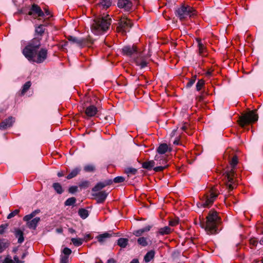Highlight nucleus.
<instances>
[{
	"mask_svg": "<svg viewBox=\"0 0 263 263\" xmlns=\"http://www.w3.org/2000/svg\"><path fill=\"white\" fill-rule=\"evenodd\" d=\"M111 20L108 15L96 16L91 24L92 32L96 34H100L108 30Z\"/></svg>",
	"mask_w": 263,
	"mask_h": 263,
	"instance_id": "obj_1",
	"label": "nucleus"
},
{
	"mask_svg": "<svg viewBox=\"0 0 263 263\" xmlns=\"http://www.w3.org/2000/svg\"><path fill=\"white\" fill-rule=\"evenodd\" d=\"M219 220L216 212H211L206 217V223H201V227L204 229L209 235L216 234L218 233L217 226L219 223Z\"/></svg>",
	"mask_w": 263,
	"mask_h": 263,
	"instance_id": "obj_2",
	"label": "nucleus"
},
{
	"mask_svg": "<svg viewBox=\"0 0 263 263\" xmlns=\"http://www.w3.org/2000/svg\"><path fill=\"white\" fill-rule=\"evenodd\" d=\"M238 163V158L236 156H234L230 161V165L232 167L231 171H226L223 174V180L227 189L229 191H232L234 189V181L233 179L234 174V168Z\"/></svg>",
	"mask_w": 263,
	"mask_h": 263,
	"instance_id": "obj_3",
	"label": "nucleus"
},
{
	"mask_svg": "<svg viewBox=\"0 0 263 263\" xmlns=\"http://www.w3.org/2000/svg\"><path fill=\"white\" fill-rule=\"evenodd\" d=\"M48 50L45 48L35 49L30 53L24 54V56L30 61L38 64L44 62L47 58Z\"/></svg>",
	"mask_w": 263,
	"mask_h": 263,
	"instance_id": "obj_4",
	"label": "nucleus"
},
{
	"mask_svg": "<svg viewBox=\"0 0 263 263\" xmlns=\"http://www.w3.org/2000/svg\"><path fill=\"white\" fill-rule=\"evenodd\" d=\"M255 112L256 110H253L239 117L238 122L240 126L244 128L246 125L257 121L258 119V116Z\"/></svg>",
	"mask_w": 263,
	"mask_h": 263,
	"instance_id": "obj_5",
	"label": "nucleus"
},
{
	"mask_svg": "<svg viewBox=\"0 0 263 263\" xmlns=\"http://www.w3.org/2000/svg\"><path fill=\"white\" fill-rule=\"evenodd\" d=\"M195 14V9L188 5H182L176 10V15L178 17L180 20L185 19L187 16L191 17Z\"/></svg>",
	"mask_w": 263,
	"mask_h": 263,
	"instance_id": "obj_6",
	"label": "nucleus"
},
{
	"mask_svg": "<svg viewBox=\"0 0 263 263\" xmlns=\"http://www.w3.org/2000/svg\"><path fill=\"white\" fill-rule=\"evenodd\" d=\"M133 23L127 17H122L118 22L117 30L118 32L122 34H126L127 32L132 27Z\"/></svg>",
	"mask_w": 263,
	"mask_h": 263,
	"instance_id": "obj_7",
	"label": "nucleus"
},
{
	"mask_svg": "<svg viewBox=\"0 0 263 263\" xmlns=\"http://www.w3.org/2000/svg\"><path fill=\"white\" fill-rule=\"evenodd\" d=\"M42 38L35 36L33 39L24 48L23 50V54L27 53H30L35 49H39L41 46V41Z\"/></svg>",
	"mask_w": 263,
	"mask_h": 263,
	"instance_id": "obj_8",
	"label": "nucleus"
},
{
	"mask_svg": "<svg viewBox=\"0 0 263 263\" xmlns=\"http://www.w3.org/2000/svg\"><path fill=\"white\" fill-rule=\"evenodd\" d=\"M218 196V194L214 192L213 190L211 191L210 197L207 196L205 201L202 203H198V207L203 206V208L208 207L210 204H212L214 201L215 200Z\"/></svg>",
	"mask_w": 263,
	"mask_h": 263,
	"instance_id": "obj_9",
	"label": "nucleus"
},
{
	"mask_svg": "<svg viewBox=\"0 0 263 263\" xmlns=\"http://www.w3.org/2000/svg\"><path fill=\"white\" fill-rule=\"evenodd\" d=\"M23 220L26 222V227L30 229L35 230L37 226L38 223L41 221L40 217H35L33 218H30L29 219H25V216L23 217Z\"/></svg>",
	"mask_w": 263,
	"mask_h": 263,
	"instance_id": "obj_10",
	"label": "nucleus"
},
{
	"mask_svg": "<svg viewBox=\"0 0 263 263\" xmlns=\"http://www.w3.org/2000/svg\"><path fill=\"white\" fill-rule=\"evenodd\" d=\"M15 122V118L9 117L0 123V129L4 130L12 126Z\"/></svg>",
	"mask_w": 263,
	"mask_h": 263,
	"instance_id": "obj_11",
	"label": "nucleus"
},
{
	"mask_svg": "<svg viewBox=\"0 0 263 263\" xmlns=\"http://www.w3.org/2000/svg\"><path fill=\"white\" fill-rule=\"evenodd\" d=\"M118 6L124 9L125 11H128L132 9L133 4L129 0H119L118 3Z\"/></svg>",
	"mask_w": 263,
	"mask_h": 263,
	"instance_id": "obj_12",
	"label": "nucleus"
},
{
	"mask_svg": "<svg viewBox=\"0 0 263 263\" xmlns=\"http://www.w3.org/2000/svg\"><path fill=\"white\" fill-rule=\"evenodd\" d=\"M67 39L69 41L71 42L73 44H76L77 46L79 47H83L86 44V40L83 38H78L77 37L69 35L67 37Z\"/></svg>",
	"mask_w": 263,
	"mask_h": 263,
	"instance_id": "obj_13",
	"label": "nucleus"
},
{
	"mask_svg": "<svg viewBox=\"0 0 263 263\" xmlns=\"http://www.w3.org/2000/svg\"><path fill=\"white\" fill-rule=\"evenodd\" d=\"M33 13L36 14L38 16H43L44 15V13L40 7L35 4L32 5L31 8L28 12V15H32Z\"/></svg>",
	"mask_w": 263,
	"mask_h": 263,
	"instance_id": "obj_14",
	"label": "nucleus"
},
{
	"mask_svg": "<svg viewBox=\"0 0 263 263\" xmlns=\"http://www.w3.org/2000/svg\"><path fill=\"white\" fill-rule=\"evenodd\" d=\"M112 180L111 179L105 180L104 182L98 183L92 189L93 192H97L101 190L104 187L111 184Z\"/></svg>",
	"mask_w": 263,
	"mask_h": 263,
	"instance_id": "obj_15",
	"label": "nucleus"
},
{
	"mask_svg": "<svg viewBox=\"0 0 263 263\" xmlns=\"http://www.w3.org/2000/svg\"><path fill=\"white\" fill-rule=\"evenodd\" d=\"M122 52L124 54L131 56L135 53L137 52V48L135 46H126L122 48Z\"/></svg>",
	"mask_w": 263,
	"mask_h": 263,
	"instance_id": "obj_16",
	"label": "nucleus"
},
{
	"mask_svg": "<svg viewBox=\"0 0 263 263\" xmlns=\"http://www.w3.org/2000/svg\"><path fill=\"white\" fill-rule=\"evenodd\" d=\"M135 62L137 65L140 66L141 68H143L146 66L147 64L145 58L142 55L141 53H139V55L135 58Z\"/></svg>",
	"mask_w": 263,
	"mask_h": 263,
	"instance_id": "obj_17",
	"label": "nucleus"
},
{
	"mask_svg": "<svg viewBox=\"0 0 263 263\" xmlns=\"http://www.w3.org/2000/svg\"><path fill=\"white\" fill-rule=\"evenodd\" d=\"M92 195L97 197L98 203H102L106 198L108 193L105 191H101L95 194H93Z\"/></svg>",
	"mask_w": 263,
	"mask_h": 263,
	"instance_id": "obj_18",
	"label": "nucleus"
},
{
	"mask_svg": "<svg viewBox=\"0 0 263 263\" xmlns=\"http://www.w3.org/2000/svg\"><path fill=\"white\" fill-rule=\"evenodd\" d=\"M97 112V108L94 105H90L87 107L85 110V114L89 117H93Z\"/></svg>",
	"mask_w": 263,
	"mask_h": 263,
	"instance_id": "obj_19",
	"label": "nucleus"
},
{
	"mask_svg": "<svg viewBox=\"0 0 263 263\" xmlns=\"http://www.w3.org/2000/svg\"><path fill=\"white\" fill-rule=\"evenodd\" d=\"M112 236V234L105 232L103 234L99 235L96 237V238L98 239V241L100 243L103 244L106 241L107 239L111 237Z\"/></svg>",
	"mask_w": 263,
	"mask_h": 263,
	"instance_id": "obj_20",
	"label": "nucleus"
},
{
	"mask_svg": "<svg viewBox=\"0 0 263 263\" xmlns=\"http://www.w3.org/2000/svg\"><path fill=\"white\" fill-rule=\"evenodd\" d=\"M14 235L16 238H17V242L19 243H22L24 240V233L23 231L19 229L15 228L14 231Z\"/></svg>",
	"mask_w": 263,
	"mask_h": 263,
	"instance_id": "obj_21",
	"label": "nucleus"
},
{
	"mask_svg": "<svg viewBox=\"0 0 263 263\" xmlns=\"http://www.w3.org/2000/svg\"><path fill=\"white\" fill-rule=\"evenodd\" d=\"M112 4V0H99L97 4V6L102 7L103 9L109 8Z\"/></svg>",
	"mask_w": 263,
	"mask_h": 263,
	"instance_id": "obj_22",
	"label": "nucleus"
},
{
	"mask_svg": "<svg viewBox=\"0 0 263 263\" xmlns=\"http://www.w3.org/2000/svg\"><path fill=\"white\" fill-rule=\"evenodd\" d=\"M168 150L171 151V149H169L168 145L166 143H162L159 146L157 151L160 154H164Z\"/></svg>",
	"mask_w": 263,
	"mask_h": 263,
	"instance_id": "obj_23",
	"label": "nucleus"
},
{
	"mask_svg": "<svg viewBox=\"0 0 263 263\" xmlns=\"http://www.w3.org/2000/svg\"><path fill=\"white\" fill-rule=\"evenodd\" d=\"M81 170L80 167H77L72 170L70 173L66 177L67 179H70L76 177L79 174Z\"/></svg>",
	"mask_w": 263,
	"mask_h": 263,
	"instance_id": "obj_24",
	"label": "nucleus"
},
{
	"mask_svg": "<svg viewBox=\"0 0 263 263\" xmlns=\"http://www.w3.org/2000/svg\"><path fill=\"white\" fill-rule=\"evenodd\" d=\"M152 226H147L145 228L138 230L136 231H135L133 232L134 235H135L136 236H140L143 234L144 232H148L151 229Z\"/></svg>",
	"mask_w": 263,
	"mask_h": 263,
	"instance_id": "obj_25",
	"label": "nucleus"
},
{
	"mask_svg": "<svg viewBox=\"0 0 263 263\" xmlns=\"http://www.w3.org/2000/svg\"><path fill=\"white\" fill-rule=\"evenodd\" d=\"M31 86V82L30 81H27L23 86L20 92L21 96H24L25 93L29 89Z\"/></svg>",
	"mask_w": 263,
	"mask_h": 263,
	"instance_id": "obj_26",
	"label": "nucleus"
},
{
	"mask_svg": "<svg viewBox=\"0 0 263 263\" xmlns=\"http://www.w3.org/2000/svg\"><path fill=\"white\" fill-rule=\"evenodd\" d=\"M155 161L151 160L143 162L142 165L143 168L148 170H151L155 165Z\"/></svg>",
	"mask_w": 263,
	"mask_h": 263,
	"instance_id": "obj_27",
	"label": "nucleus"
},
{
	"mask_svg": "<svg viewBox=\"0 0 263 263\" xmlns=\"http://www.w3.org/2000/svg\"><path fill=\"white\" fill-rule=\"evenodd\" d=\"M155 256V251L151 250L148 252L144 257V260L146 262H149L152 259L154 258Z\"/></svg>",
	"mask_w": 263,
	"mask_h": 263,
	"instance_id": "obj_28",
	"label": "nucleus"
},
{
	"mask_svg": "<svg viewBox=\"0 0 263 263\" xmlns=\"http://www.w3.org/2000/svg\"><path fill=\"white\" fill-rule=\"evenodd\" d=\"M128 239L127 238H120L118 240L117 244L120 247L125 248L128 245Z\"/></svg>",
	"mask_w": 263,
	"mask_h": 263,
	"instance_id": "obj_29",
	"label": "nucleus"
},
{
	"mask_svg": "<svg viewBox=\"0 0 263 263\" xmlns=\"http://www.w3.org/2000/svg\"><path fill=\"white\" fill-rule=\"evenodd\" d=\"M45 32L44 25H40L37 27L35 28V35H40V36H42Z\"/></svg>",
	"mask_w": 263,
	"mask_h": 263,
	"instance_id": "obj_30",
	"label": "nucleus"
},
{
	"mask_svg": "<svg viewBox=\"0 0 263 263\" xmlns=\"http://www.w3.org/2000/svg\"><path fill=\"white\" fill-rule=\"evenodd\" d=\"M171 232V229L167 227H164L163 228H161L159 229L158 233L160 235H164L166 234H168Z\"/></svg>",
	"mask_w": 263,
	"mask_h": 263,
	"instance_id": "obj_31",
	"label": "nucleus"
},
{
	"mask_svg": "<svg viewBox=\"0 0 263 263\" xmlns=\"http://www.w3.org/2000/svg\"><path fill=\"white\" fill-rule=\"evenodd\" d=\"M9 245V243L8 241H5L4 239H0V253L8 247Z\"/></svg>",
	"mask_w": 263,
	"mask_h": 263,
	"instance_id": "obj_32",
	"label": "nucleus"
},
{
	"mask_svg": "<svg viewBox=\"0 0 263 263\" xmlns=\"http://www.w3.org/2000/svg\"><path fill=\"white\" fill-rule=\"evenodd\" d=\"M125 173L128 177L135 175L137 172V170L133 167H127L125 170Z\"/></svg>",
	"mask_w": 263,
	"mask_h": 263,
	"instance_id": "obj_33",
	"label": "nucleus"
},
{
	"mask_svg": "<svg viewBox=\"0 0 263 263\" xmlns=\"http://www.w3.org/2000/svg\"><path fill=\"white\" fill-rule=\"evenodd\" d=\"M78 213L80 216L83 219L86 218L88 216V211L84 209H79Z\"/></svg>",
	"mask_w": 263,
	"mask_h": 263,
	"instance_id": "obj_34",
	"label": "nucleus"
},
{
	"mask_svg": "<svg viewBox=\"0 0 263 263\" xmlns=\"http://www.w3.org/2000/svg\"><path fill=\"white\" fill-rule=\"evenodd\" d=\"M155 160L159 161V163L157 164L166 165V161L163 156L156 155L155 158Z\"/></svg>",
	"mask_w": 263,
	"mask_h": 263,
	"instance_id": "obj_35",
	"label": "nucleus"
},
{
	"mask_svg": "<svg viewBox=\"0 0 263 263\" xmlns=\"http://www.w3.org/2000/svg\"><path fill=\"white\" fill-rule=\"evenodd\" d=\"M71 240L72 242L73 243V244L76 247H79V246L82 245L83 243V242L84 241V239L82 238H71Z\"/></svg>",
	"mask_w": 263,
	"mask_h": 263,
	"instance_id": "obj_36",
	"label": "nucleus"
},
{
	"mask_svg": "<svg viewBox=\"0 0 263 263\" xmlns=\"http://www.w3.org/2000/svg\"><path fill=\"white\" fill-rule=\"evenodd\" d=\"M53 187L57 192V193L61 194L63 193V190L62 189V186L59 183H54L53 184Z\"/></svg>",
	"mask_w": 263,
	"mask_h": 263,
	"instance_id": "obj_37",
	"label": "nucleus"
},
{
	"mask_svg": "<svg viewBox=\"0 0 263 263\" xmlns=\"http://www.w3.org/2000/svg\"><path fill=\"white\" fill-rule=\"evenodd\" d=\"M84 170L86 172H93L96 170V167L93 164H87L84 167Z\"/></svg>",
	"mask_w": 263,
	"mask_h": 263,
	"instance_id": "obj_38",
	"label": "nucleus"
},
{
	"mask_svg": "<svg viewBox=\"0 0 263 263\" xmlns=\"http://www.w3.org/2000/svg\"><path fill=\"white\" fill-rule=\"evenodd\" d=\"M198 47L199 54L203 56L205 55L206 49L205 46H204V44H199V46H198Z\"/></svg>",
	"mask_w": 263,
	"mask_h": 263,
	"instance_id": "obj_39",
	"label": "nucleus"
},
{
	"mask_svg": "<svg viewBox=\"0 0 263 263\" xmlns=\"http://www.w3.org/2000/svg\"><path fill=\"white\" fill-rule=\"evenodd\" d=\"M137 242L140 245L143 247H145L148 245L146 238L143 237L139 238L137 240Z\"/></svg>",
	"mask_w": 263,
	"mask_h": 263,
	"instance_id": "obj_40",
	"label": "nucleus"
},
{
	"mask_svg": "<svg viewBox=\"0 0 263 263\" xmlns=\"http://www.w3.org/2000/svg\"><path fill=\"white\" fill-rule=\"evenodd\" d=\"M40 212V210H36L33 211L32 212H31L30 214L25 216V219H29L30 218H33L36 216V214H37Z\"/></svg>",
	"mask_w": 263,
	"mask_h": 263,
	"instance_id": "obj_41",
	"label": "nucleus"
},
{
	"mask_svg": "<svg viewBox=\"0 0 263 263\" xmlns=\"http://www.w3.org/2000/svg\"><path fill=\"white\" fill-rule=\"evenodd\" d=\"M40 212V210H36L33 211L32 212H31L30 214L25 216V219H29L30 218H33L36 216V214H37Z\"/></svg>",
	"mask_w": 263,
	"mask_h": 263,
	"instance_id": "obj_42",
	"label": "nucleus"
},
{
	"mask_svg": "<svg viewBox=\"0 0 263 263\" xmlns=\"http://www.w3.org/2000/svg\"><path fill=\"white\" fill-rule=\"evenodd\" d=\"M76 201L75 197H71L67 199L65 202V205L66 206H70L74 204Z\"/></svg>",
	"mask_w": 263,
	"mask_h": 263,
	"instance_id": "obj_43",
	"label": "nucleus"
},
{
	"mask_svg": "<svg viewBox=\"0 0 263 263\" xmlns=\"http://www.w3.org/2000/svg\"><path fill=\"white\" fill-rule=\"evenodd\" d=\"M204 84V82L203 80H199L196 85L197 90L199 91L203 86Z\"/></svg>",
	"mask_w": 263,
	"mask_h": 263,
	"instance_id": "obj_44",
	"label": "nucleus"
},
{
	"mask_svg": "<svg viewBox=\"0 0 263 263\" xmlns=\"http://www.w3.org/2000/svg\"><path fill=\"white\" fill-rule=\"evenodd\" d=\"M20 212V210L16 209L10 213L8 216H7V219H11L12 217H14L16 215H17Z\"/></svg>",
	"mask_w": 263,
	"mask_h": 263,
	"instance_id": "obj_45",
	"label": "nucleus"
},
{
	"mask_svg": "<svg viewBox=\"0 0 263 263\" xmlns=\"http://www.w3.org/2000/svg\"><path fill=\"white\" fill-rule=\"evenodd\" d=\"M125 180V178L123 177L122 176H118L115 177L114 179V181L115 183H121L123 182Z\"/></svg>",
	"mask_w": 263,
	"mask_h": 263,
	"instance_id": "obj_46",
	"label": "nucleus"
},
{
	"mask_svg": "<svg viewBox=\"0 0 263 263\" xmlns=\"http://www.w3.org/2000/svg\"><path fill=\"white\" fill-rule=\"evenodd\" d=\"M8 224H3L0 226V234H2L5 232V230L7 228Z\"/></svg>",
	"mask_w": 263,
	"mask_h": 263,
	"instance_id": "obj_47",
	"label": "nucleus"
},
{
	"mask_svg": "<svg viewBox=\"0 0 263 263\" xmlns=\"http://www.w3.org/2000/svg\"><path fill=\"white\" fill-rule=\"evenodd\" d=\"M168 165H164V166H157V167H155L154 168V170L155 171V172H161L162 171H163L164 168H166L167 167Z\"/></svg>",
	"mask_w": 263,
	"mask_h": 263,
	"instance_id": "obj_48",
	"label": "nucleus"
},
{
	"mask_svg": "<svg viewBox=\"0 0 263 263\" xmlns=\"http://www.w3.org/2000/svg\"><path fill=\"white\" fill-rule=\"evenodd\" d=\"M196 80V76L194 77L191 80H190L186 84L187 87H191L193 84L195 83Z\"/></svg>",
	"mask_w": 263,
	"mask_h": 263,
	"instance_id": "obj_49",
	"label": "nucleus"
},
{
	"mask_svg": "<svg viewBox=\"0 0 263 263\" xmlns=\"http://www.w3.org/2000/svg\"><path fill=\"white\" fill-rule=\"evenodd\" d=\"M78 191V187L77 186H71L69 189L68 191L70 193L73 194Z\"/></svg>",
	"mask_w": 263,
	"mask_h": 263,
	"instance_id": "obj_50",
	"label": "nucleus"
},
{
	"mask_svg": "<svg viewBox=\"0 0 263 263\" xmlns=\"http://www.w3.org/2000/svg\"><path fill=\"white\" fill-rule=\"evenodd\" d=\"M63 252L65 254L64 256H68L71 253V250L68 248H65L63 249Z\"/></svg>",
	"mask_w": 263,
	"mask_h": 263,
	"instance_id": "obj_51",
	"label": "nucleus"
},
{
	"mask_svg": "<svg viewBox=\"0 0 263 263\" xmlns=\"http://www.w3.org/2000/svg\"><path fill=\"white\" fill-rule=\"evenodd\" d=\"M89 185V182L88 181H84L80 183L79 186L81 187H87Z\"/></svg>",
	"mask_w": 263,
	"mask_h": 263,
	"instance_id": "obj_52",
	"label": "nucleus"
},
{
	"mask_svg": "<svg viewBox=\"0 0 263 263\" xmlns=\"http://www.w3.org/2000/svg\"><path fill=\"white\" fill-rule=\"evenodd\" d=\"M60 263H68V256H62Z\"/></svg>",
	"mask_w": 263,
	"mask_h": 263,
	"instance_id": "obj_53",
	"label": "nucleus"
},
{
	"mask_svg": "<svg viewBox=\"0 0 263 263\" xmlns=\"http://www.w3.org/2000/svg\"><path fill=\"white\" fill-rule=\"evenodd\" d=\"M178 223V220H172L169 221V225L171 226H175Z\"/></svg>",
	"mask_w": 263,
	"mask_h": 263,
	"instance_id": "obj_54",
	"label": "nucleus"
},
{
	"mask_svg": "<svg viewBox=\"0 0 263 263\" xmlns=\"http://www.w3.org/2000/svg\"><path fill=\"white\" fill-rule=\"evenodd\" d=\"M3 263H14V262L10 258L6 257Z\"/></svg>",
	"mask_w": 263,
	"mask_h": 263,
	"instance_id": "obj_55",
	"label": "nucleus"
},
{
	"mask_svg": "<svg viewBox=\"0 0 263 263\" xmlns=\"http://www.w3.org/2000/svg\"><path fill=\"white\" fill-rule=\"evenodd\" d=\"M14 261H15L14 263H24V261H21L19 260L18 257L16 255L14 256L13 257Z\"/></svg>",
	"mask_w": 263,
	"mask_h": 263,
	"instance_id": "obj_56",
	"label": "nucleus"
},
{
	"mask_svg": "<svg viewBox=\"0 0 263 263\" xmlns=\"http://www.w3.org/2000/svg\"><path fill=\"white\" fill-rule=\"evenodd\" d=\"M250 244L253 246H256L258 242L255 239H251L250 240Z\"/></svg>",
	"mask_w": 263,
	"mask_h": 263,
	"instance_id": "obj_57",
	"label": "nucleus"
},
{
	"mask_svg": "<svg viewBox=\"0 0 263 263\" xmlns=\"http://www.w3.org/2000/svg\"><path fill=\"white\" fill-rule=\"evenodd\" d=\"M91 238H92V237H91L90 234H87L85 235L84 238L83 239H84V241L85 240L86 241L89 239H91Z\"/></svg>",
	"mask_w": 263,
	"mask_h": 263,
	"instance_id": "obj_58",
	"label": "nucleus"
},
{
	"mask_svg": "<svg viewBox=\"0 0 263 263\" xmlns=\"http://www.w3.org/2000/svg\"><path fill=\"white\" fill-rule=\"evenodd\" d=\"M115 260L113 258H110L108 260L107 263H115Z\"/></svg>",
	"mask_w": 263,
	"mask_h": 263,
	"instance_id": "obj_59",
	"label": "nucleus"
},
{
	"mask_svg": "<svg viewBox=\"0 0 263 263\" xmlns=\"http://www.w3.org/2000/svg\"><path fill=\"white\" fill-rule=\"evenodd\" d=\"M196 41L198 43V46H199V44H202V43L201 42V40L199 38H197L196 39Z\"/></svg>",
	"mask_w": 263,
	"mask_h": 263,
	"instance_id": "obj_60",
	"label": "nucleus"
},
{
	"mask_svg": "<svg viewBox=\"0 0 263 263\" xmlns=\"http://www.w3.org/2000/svg\"><path fill=\"white\" fill-rule=\"evenodd\" d=\"M130 263H139L137 259H133Z\"/></svg>",
	"mask_w": 263,
	"mask_h": 263,
	"instance_id": "obj_61",
	"label": "nucleus"
},
{
	"mask_svg": "<svg viewBox=\"0 0 263 263\" xmlns=\"http://www.w3.org/2000/svg\"><path fill=\"white\" fill-rule=\"evenodd\" d=\"M28 254V252H24L22 255V259H24L26 256V255Z\"/></svg>",
	"mask_w": 263,
	"mask_h": 263,
	"instance_id": "obj_62",
	"label": "nucleus"
},
{
	"mask_svg": "<svg viewBox=\"0 0 263 263\" xmlns=\"http://www.w3.org/2000/svg\"><path fill=\"white\" fill-rule=\"evenodd\" d=\"M57 175H58V176L59 177H62V176H64V174H63L62 172H58Z\"/></svg>",
	"mask_w": 263,
	"mask_h": 263,
	"instance_id": "obj_63",
	"label": "nucleus"
},
{
	"mask_svg": "<svg viewBox=\"0 0 263 263\" xmlns=\"http://www.w3.org/2000/svg\"><path fill=\"white\" fill-rule=\"evenodd\" d=\"M173 143L174 144H176V145H178L179 144V139H177L176 140H175L174 142H173Z\"/></svg>",
	"mask_w": 263,
	"mask_h": 263,
	"instance_id": "obj_64",
	"label": "nucleus"
}]
</instances>
